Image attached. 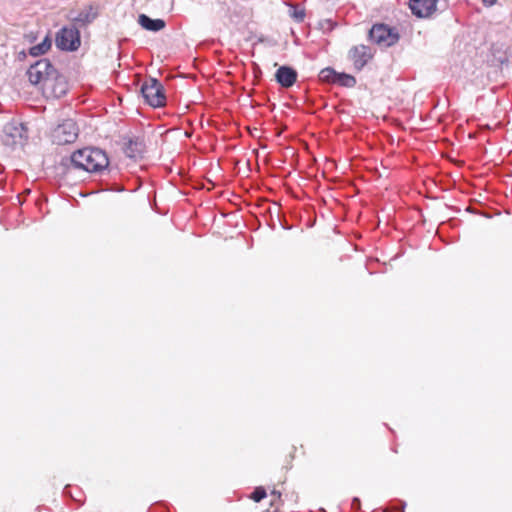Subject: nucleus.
<instances>
[{
  "mask_svg": "<svg viewBox=\"0 0 512 512\" xmlns=\"http://www.w3.org/2000/svg\"><path fill=\"white\" fill-rule=\"evenodd\" d=\"M436 0H410L409 8L412 14L419 18L430 16L436 10Z\"/></svg>",
  "mask_w": 512,
  "mask_h": 512,
  "instance_id": "nucleus-8",
  "label": "nucleus"
},
{
  "mask_svg": "<svg viewBox=\"0 0 512 512\" xmlns=\"http://www.w3.org/2000/svg\"><path fill=\"white\" fill-rule=\"evenodd\" d=\"M351 507L352 509L359 510L361 507L360 499L357 497L353 498L351 502Z\"/></svg>",
  "mask_w": 512,
  "mask_h": 512,
  "instance_id": "nucleus-20",
  "label": "nucleus"
},
{
  "mask_svg": "<svg viewBox=\"0 0 512 512\" xmlns=\"http://www.w3.org/2000/svg\"><path fill=\"white\" fill-rule=\"evenodd\" d=\"M348 57L352 61L355 70L361 71L372 59L373 53L369 46L361 44L352 47L349 50Z\"/></svg>",
  "mask_w": 512,
  "mask_h": 512,
  "instance_id": "nucleus-7",
  "label": "nucleus"
},
{
  "mask_svg": "<svg viewBox=\"0 0 512 512\" xmlns=\"http://www.w3.org/2000/svg\"><path fill=\"white\" fill-rule=\"evenodd\" d=\"M289 15L297 22H302L305 18V11L297 6H291Z\"/></svg>",
  "mask_w": 512,
  "mask_h": 512,
  "instance_id": "nucleus-18",
  "label": "nucleus"
},
{
  "mask_svg": "<svg viewBox=\"0 0 512 512\" xmlns=\"http://www.w3.org/2000/svg\"><path fill=\"white\" fill-rule=\"evenodd\" d=\"M139 24L149 31H160L165 27V21L162 19H152L145 14H141L138 19Z\"/></svg>",
  "mask_w": 512,
  "mask_h": 512,
  "instance_id": "nucleus-12",
  "label": "nucleus"
},
{
  "mask_svg": "<svg viewBox=\"0 0 512 512\" xmlns=\"http://www.w3.org/2000/svg\"><path fill=\"white\" fill-rule=\"evenodd\" d=\"M271 495L273 496V498L275 500H279L280 496H281L280 492H277V491H273Z\"/></svg>",
  "mask_w": 512,
  "mask_h": 512,
  "instance_id": "nucleus-22",
  "label": "nucleus"
},
{
  "mask_svg": "<svg viewBox=\"0 0 512 512\" xmlns=\"http://www.w3.org/2000/svg\"><path fill=\"white\" fill-rule=\"evenodd\" d=\"M78 132L76 122L72 119H66L53 129L51 137L54 143L65 145L73 143L78 137Z\"/></svg>",
  "mask_w": 512,
  "mask_h": 512,
  "instance_id": "nucleus-3",
  "label": "nucleus"
},
{
  "mask_svg": "<svg viewBox=\"0 0 512 512\" xmlns=\"http://www.w3.org/2000/svg\"><path fill=\"white\" fill-rule=\"evenodd\" d=\"M70 163L74 169L89 173H102L109 166V159L105 151L99 148L86 147L73 152Z\"/></svg>",
  "mask_w": 512,
  "mask_h": 512,
  "instance_id": "nucleus-1",
  "label": "nucleus"
},
{
  "mask_svg": "<svg viewBox=\"0 0 512 512\" xmlns=\"http://www.w3.org/2000/svg\"><path fill=\"white\" fill-rule=\"evenodd\" d=\"M80 44V32L75 26L63 27L56 35V45L61 50L76 51Z\"/></svg>",
  "mask_w": 512,
  "mask_h": 512,
  "instance_id": "nucleus-6",
  "label": "nucleus"
},
{
  "mask_svg": "<svg viewBox=\"0 0 512 512\" xmlns=\"http://www.w3.org/2000/svg\"><path fill=\"white\" fill-rule=\"evenodd\" d=\"M266 497V490L263 488V487H257L252 495H251V498L255 501V502H260L262 499H264Z\"/></svg>",
  "mask_w": 512,
  "mask_h": 512,
  "instance_id": "nucleus-19",
  "label": "nucleus"
},
{
  "mask_svg": "<svg viewBox=\"0 0 512 512\" xmlns=\"http://www.w3.org/2000/svg\"><path fill=\"white\" fill-rule=\"evenodd\" d=\"M337 72L332 68H325L320 72V78L323 81L336 83Z\"/></svg>",
  "mask_w": 512,
  "mask_h": 512,
  "instance_id": "nucleus-17",
  "label": "nucleus"
},
{
  "mask_svg": "<svg viewBox=\"0 0 512 512\" xmlns=\"http://www.w3.org/2000/svg\"><path fill=\"white\" fill-rule=\"evenodd\" d=\"M141 93L146 103L157 108L165 105L166 96L162 84L155 78H149L141 87Z\"/></svg>",
  "mask_w": 512,
  "mask_h": 512,
  "instance_id": "nucleus-2",
  "label": "nucleus"
},
{
  "mask_svg": "<svg viewBox=\"0 0 512 512\" xmlns=\"http://www.w3.org/2000/svg\"><path fill=\"white\" fill-rule=\"evenodd\" d=\"M96 17L97 12L92 6H89L79 11L78 14L72 18V20L80 25H86L91 23Z\"/></svg>",
  "mask_w": 512,
  "mask_h": 512,
  "instance_id": "nucleus-14",
  "label": "nucleus"
},
{
  "mask_svg": "<svg viewBox=\"0 0 512 512\" xmlns=\"http://www.w3.org/2000/svg\"><path fill=\"white\" fill-rule=\"evenodd\" d=\"M497 2V0H483V3L487 6H492Z\"/></svg>",
  "mask_w": 512,
  "mask_h": 512,
  "instance_id": "nucleus-21",
  "label": "nucleus"
},
{
  "mask_svg": "<svg viewBox=\"0 0 512 512\" xmlns=\"http://www.w3.org/2000/svg\"><path fill=\"white\" fill-rule=\"evenodd\" d=\"M144 151V145L138 138L130 139L124 147L125 155L132 159H137L142 155Z\"/></svg>",
  "mask_w": 512,
  "mask_h": 512,
  "instance_id": "nucleus-11",
  "label": "nucleus"
},
{
  "mask_svg": "<svg viewBox=\"0 0 512 512\" xmlns=\"http://www.w3.org/2000/svg\"><path fill=\"white\" fill-rule=\"evenodd\" d=\"M28 80L33 85L42 84L44 90H51L52 94L56 97H61L66 93V83L60 80L56 85L53 83V79L46 78L38 70L31 66L27 70Z\"/></svg>",
  "mask_w": 512,
  "mask_h": 512,
  "instance_id": "nucleus-4",
  "label": "nucleus"
},
{
  "mask_svg": "<svg viewBox=\"0 0 512 512\" xmlns=\"http://www.w3.org/2000/svg\"><path fill=\"white\" fill-rule=\"evenodd\" d=\"M32 68L38 70L46 78L53 79V83L56 80L57 71L47 59L38 60L35 64L31 65Z\"/></svg>",
  "mask_w": 512,
  "mask_h": 512,
  "instance_id": "nucleus-13",
  "label": "nucleus"
},
{
  "mask_svg": "<svg viewBox=\"0 0 512 512\" xmlns=\"http://www.w3.org/2000/svg\"><path fill=\"white\" fill-rule=\"evenodd\" d=\"M336 83L344 87H354L356 85V79L349 74L337 73Z\"/></svg>",
  "mask_w": 512,
  "mask_h": 512,
  "instance_id": "nucleus-16",
  "label": "nucleus"
},
{
  "mask_svg": "<svg viewBox=\"0 0 512 512\" xmlns=\"http://www.w3.org/2000/svg\"><path fill=\"white\" fill-rule=\"evenodd\" d=\"M51 47V40L46 37L41 43L34 45L30 48L32 56H40L45 54Z\"/></svg>",
  "mask_w": 512,
  "mask_h": 512,
  "instance_id": "nucleus-15",
  "label": "nucleus"
},
{
  "mask_svg": "<svg viewBox=\"0 0 512 512\" xmlns=\"http://www.w3.org/2000/svg\"><path fill=\"white\" fill-rule=\"evenodd\" d=\"M4 133L7 138V142H9L8 138H10L11 144L21 143L27 138V129L22 123H8L5 125Z\"/></svg>",
  "mask_w": 512,
  "mask_h": 512,
  "instance_id": "nucleus-9",
  "label": "nucleus"
},
{
  "mask_svg": "<svg viewBox=\"0 0 512 512\" xmlns=\"http://www.w3.org/2000/svg\"><path fill=\"white\" fill-rule=\"evenodd\" d=\"M369 38L381 47H390L398 42L399 34L385 24H375L369 31Z\"/></svg>",
  "mask_w": 512,
  "mask_h": 512,
  "instance_id": "nucleus-5",
  "label": "nucleus"
},
{
  "mask_svg": "<svg viewBox=\"0 0 512 512\" xmlns=\"http://www.w3.org/2000/svg\"><path fill=\"white\" fill-rule=\"evenodd\" d=\"M297 71L289 66H280L276 73V81L284 88L292 87L297 81Z\"/></svg>",
  "mask_w": 512,
  "mask_h": 512,
  "instance_id": "nucleus-10",
  "label": "nucleus"
}]
</instances>
